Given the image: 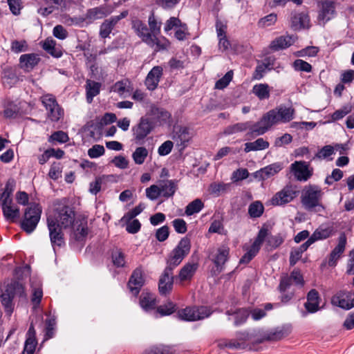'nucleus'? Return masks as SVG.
<instances>
[{
	"mask_svg": "<svg viewBox=\"0 0 354 354\" xmlns=\"http://www.w3.org/2000/svg\"><path fill=\"white\" fill-rule=\"evenodd\" d=\"M292 327L289 324H284L276 327L268 332L264 335V339L268 341H278L281 340L286 337L288 336L291 333Z\"/></svg>",
	"mask_w": 354,
	"mask_h": 354,
	"instance_id": "nucleus-20",
	"label": "nucleus"
},
{
	"mask_svg": "<svg viewBox=\"0 0 354 354\" xmlns=\"http://www.w3.org/2000/svg\"><path fill=\"white\" fill-rule=\"evenodd\" d=\"M336 15L335 3L333 1L325 0L322 1L317 16L319 24L324 26L326 24L333 19Z\"/></svg>",
	"mask_w": 354,
	"mask_h": 354,
	"instance_id": "nucleus-12",
	"label": "nucleus"
},
{
	"mask_svg": "<svg viewBox=\"0 0 354 354\" xmlns=\"http://www.w3.org/2000/svg\"><path fill=\"white\" fill-rule=\"evenodd\" d=\"M346 245V236L345 234H341L338 237L337 245L330 252L328 259V266H335L337 260L340 258L341 255L344 253Z\"/></svg>",
	"mask_w": 354,
	"mask_h": 354,
	"instance_id": "nucleus-19",
	"label": "nucleus"
},
{
	"mask_svg": "<svg viewBox=\"0 0 354 354\" xmlns=\"http://www.w3.org/2000/svg\"><path fill=\"white\" fill-rule=\"evenodd\" d=\"M163 75V68L162 66H156L153 67L148 73L145 84L149 91H154L158 86L160 79Z\"/></svg>",
	"mask_w": 354,
	"mask_h": 354,
	"instance_id": "nucleus-18",
	"label": "nucleus"
},
{
	"mask_svg": "<svg viewBox=\"0 0 354 354\" xmlns=\"http://www.w3.org/2000/svg\"><path fill=\"white\" fill-rule=\"evenodd\" d=\"M105 149L102 145H94L88 150V155L91 158H97L102 156Z\"/></svg>",
	"mask_w": 354,
	"mask_h": 354,
	"instance_id": "nucleus-60",
	"label": "nucleus"
},
{
	"mask_svg": "<svg viewBox=\"0 0 354 354\" xmlns=\"http://www.w3.org/2000/svg\"><path fill=\"white\" fill-rule=\"evenodd\" d=\"M130 82L128 80H122L116 82L111 88V91L122 96L129 93L131 91Z\"/></svg>",
	"mask_w": 354,
	"mask_h": 354,
	"instance_id": "nucleus-41",
	"label": "nucleus"
},
{
	"mask_svg": "<svg viewBox=\"0 0 354 354\" xmlns=\"http://www.w3.org/2000/svg\"><path fill=\"white\" fill-rule=\"evenodd\" d=\"M321 297L318 291L315 289H311L306 295V301L304 303V308L306 313L313 314L321 310L319 304Z\"/></svg>",
	"mask_w": 354,
	"mask_h": 354,
	"instance_id": "nucleus-17",
	"label": "nucleus"
},
{
	"mask_svg": "<svg viewBox=\"0 0 354 354\" xmlns=\"http://www.w3.org/2000/svg\"><path fill=\"white\" fill-rule=\"evenodd\" d=\"M174 147L173 142L167 140L164 142L158 149V153L160 156H167L171 151Z\"/></svg>",
	"mask_w": 354,
	"mask_h": 354,
	"instance_id": "nucleus-63",
	"label": "nucleus"
},
{
	"mask_svg": "<svg viewBox=\"0 0 354 354\" xmlns=\"http://www.w3.org/2000/svg\"><path fill=\"white\" fill-rule=\"evenodd\" d=\"M153 129V124L152 122L147 118H141L139 122L132 128L135 143L140 145L143 144L145 139L151 133Z\"/></svg>",
	"mask_w": 354,
	"mask_h": 354,
	"instance_id": "nucleus-11",
	"label": "nucleus"
},
{
	"mask_svg": "<svg viewBox=\"0 0 354 354\" xmlns=\"http://www.w3.org/2000/svg\"><path fill=\"white\" fill-rule=\"evenodd\" d=\"M160 195L166 198L174 196L177 189V181L174 180H163L158 183Z\"/></svg>",
	"mask_w": 354,
	"mask_h": 354,
	"instance_id": "nucleus-30",
	"label": "nucleus"
},
{
	"mask_svg": "<svg viewBox=\"0 0 354 354\" xmlns=\"http://www.w3.org/2000/svg\"><path fill=\"white\" fill-rule=\"evenodd\" d=\"M335 232V230L333 223H322L313 232L310 236L316 242L332 236Z\"/></svg>",
	"mask_w": 354,
	"mask_h": 354,
	"instance_id": "nucleus-22",
	"label": "nucleus"
},
{
	"mask_svg": "<svg viewBox=\"0 0 354 354\" xmlns=\"http://www.w3.org/2000/svg\"><path fill=\"white\" fill-rule=\"evenodd\" d=\"M310 18L305 12H292L290 17V26L294 30H300L306 28H308Z\"/></svg>",
	"mask_w": 354,
	"mask_h": 354,
	"instance_id": "nucleus-25",
	"label": "nucleus"
},
{
	"mask_svg": "<svg viewBox=\"0 0 354 354\" xmlns=\"http://www.w3.org/2000/svg\"><path fill=\"white\" fill-rule=\"evenodd\" d=\"M232 315L234 316V326H240L247 322L250 315V307L238 308Z\"/></svg>",
	"mask_w": 354,
	"mask_h": 354,
	"instance_id": "nucleus-35",
	"label": "nucleus"
},
{
	"mask_svg": "<svg viewBox=\"0 0 354 354\" xmlns=\"http://www.w3.org/2000/svg\"><path fill=\"white\" fill-rule=\"evenodd\" d=\"M264 211V207L261 202L255 201L252 203L248 207V213L252 218L260 217Z\"/></svg>",
	"mask_w": 354,
	"mask_h": 354,
	"instance_id": "nucleus-46",
	"label": "nucleus"
},
{
	"mask_svg": "<svg viewBox=\"0 0 354 354\" xmlns=\"http://www.w3.org/2000/svg\"><path fill=\"white\" fill-rule=\"evenodd\" d=\"M252 93L260 100H268L270 96V89L268 84H257L252 88Z\"/></svg>",
	"mask_w": 354,
	"mask_h": 354,
	"instance_id": "nucleus-38",
	"label": "nucleus"
},
{
	"mask_svg": "<svg viewBox=\"0 0 354 354\" xmlns=\"http://www.w3.org/2000/svg\"><path fill=\"white\" fill-rule=\"evenodd\" d=\"M142 354H173L171 347L165 345L155 346L145 351Z\"/></svg>",
	"mask_w": 354,
	"mask_h": 354,
	"instance_id": "nucleus-52",
	"label": "nucleus"
},
{
	"mask_svg": "<svg viewBox=\"0 0 354 354\" xmlns=\"http://www.w3.org/2000/svg\"><path fill=\"white\" fill-rule=\"evenodd\" d=\"M215 309L207 306L187 307L178 312L180 319L194 322L209 317Z\"/></svg>",
	"mask_w": 354,
	"mask_h": 354,
	"instance_id": "nucleus-8",
	"label": "nucleus"
},
{
	"mask_svg": "<svg viewBox=\"0 0 354 354\" xmlns=\"http://www.w3.org/2000/svg\"><path fill=\"white\" fill-rule=\"evenodd\" d=\"M199 267L198 260L186 263L180 270L178 278L180 281H191Z\"/></svg>",
	"mask_w": 354,
	"mask_h": 354,
	"instance_id": "nucleus-24",
	"label": "nucleus"
},
{
	"mask_svg": "<svg viewBox=\"0 0 354 354\" xmlns=\"http://www.w3.org/2000/svg\"><path fill=\"white\" fill-rule=\"evenodd\" d=\"M173 286V277H171V271L165 269L164 274L160 277L159 281V291L161 295L167 294L172 288Z\"/></svg>",
	"mask_w": 354,
	"mask_h": 354,
	"instance_id": "nucleus-32",
	"label": "nucleus"
},
{
	"mask_svg": "<svg viewBox=\"0 0 354 354\" xmlns=\"http://www.w3.org/2000/svg\"><path fill=\"white\" fill-rule=\"evenodd\" d=\"M1 76L3 84L9 87H12L18 81L15 67L8 64L1 65Z\"/></svg>",
	"mask_w": 354,
	"mask_h": 354,
	"instance_id": "nucleus-28",
	"label": "nucleus"
},
{
	"mask_svg": "<svg viewBox=\"0 0 354 354\" xmlns=\"http://www.w3.org/2000/svg\"><path fill=\"white\" fill-rule=\"evenodd\" d=\"M37 344V342L36 339L26 338L22 354H33L35 351Z\"/></svg>",
	"mask_w": 354,
	"mask_h": 354,
	"instance_id": "nucleus-64",
	"label": "nucleus"
},
{
	"mask_svg": "<svg viewBox=\"0 0 354 354\" xmlns=\"http://www.w3.org/2000/svg\"><path fill=\"white\" fill-rule=\"evenodd\" d=\"M156 302L153 294L148 292H143L140 298V305L146 311L155 308Z\"/></svg>",
	"mask_w": 354,
	"mask_h": 354,
	"instance_id": "nucleus-36",
	"label": "nucleus"
},
{
	"mask_svg": "<svg viewBox=\"0 0 354 354\" xmlns=\"http://www.w3.org/2000/svg\"><path fill=\"white\" fill-rule=\"evenodd\" d=\"M145 283L142 271L140 268H136L132 273L128 282V287L131 292L137 296Z\"/></svg>",
	"mask_w": 354,
	"mask_h": 354,
	"instance_id": "nucleus-21",
	"label": "nucleus"
},
{
	"mask_svg": "<svg viewBox=\"0 0 354 354\" xmlns=\"http://www.w3.org/2000/svg\"><path fill=\"white\" fill-rule=\"evenodd\" d=\"M269 147V142L263 138H260L254 142H246L244 151L248 153L252 151L263 150Z\"/></svg>",
	"mask_w": 354,
	"mask_h": 354,
	"instance_id": "nucleus-40",
	"label": "nucleus"
},
{
	"mask_svg": "<svg viewBox=\"0 0 354 354\" xmlns=\"http://www.w3.org/2000/svg\"><path fill=\"white\" fill-rule=\"evenodd\" d=\"M148 24L151 32L155 37H158V35L160 33V28L162 23L161 21H158L153 12H151V15L149 16Z\"/></svg>",
	"mask_w": 354,
	"mask_h": 354,
	"instance_id": "nucleus-49",
	"label": "nucleus"
},
{
	"mask_svg": "<svg viewBox=\"0 0 354 354\" xmlns=\"http://www.w3.org/2000/svg\"><path fill=\"white\" fill-rule=\"evenodd\" d=\"M296 38L289 35L278 37L271 41L269 48L273 51L286 49L295 43Z\"/></svg>",
	"mask_w": 354,
	"mask_h": 354,
	"instance_id": "nucleus-27",
	"label": "nucleus"
},
{
	"mask_svg": "<svg viewBox=\"0 0 354 354\" xmlns=\"http://www.w3.org/2000/svg\"><path fill=\"white\" fill-rule=\"evenodd\" d=\"M41 103L47 111V116L52 122H57L64 115V111L58 104L55 97L50 95H44L41 97Z\"/></svg>",
	"mask_w": 354,
	"mask_h": 354,
	"instance_id": "nucleus-9",
	"label": "nucleus"
},
{
	"mask_svg": "<svg viewBox=\"0 0 354 354\" xmlns=\"http://www.w3.org/2000/svg\"><path fill=\"white\" fill-rule=\"evenodd\" d=\"M225 28H226V26L223 24V48L224 50H230L232 53H237L239 46L236 44H232L230 41L227 39Z\"/></svg>",
	"mask_w": 354,
	"mask_h": 354,
	"instance_id": "nucleus-53",
	"label": "nucleus"
},
{
	"mask_svg": "<svg viewBox=\"0 0 354 354\" xmlns=\"http://www.w3.org/2000/svg\"><path fill=\"white\" fill-rule=\"evenodd\" d=\"M283 169V164L279 162H274L255 172V177L265 180L279 173Z\"/></svg>",
	"mask_w": 354,
	"mask_h": 354,
	"instance_id": "nucleus-26",
	"label": "nucleus"
},
{
	"mask_svg": "<svg viewBox=\"0 0 354 354\" xmlns=\"http://www.w3.org/2000/svg\"><path fill=\"white\" fill-rule=\"evenodd\" d=\"M75 212L73 207L66 202L59 201L55 204L53 214L48 216L47 220L53 221L55 223L64 229L71 227L75 222Z\"/></svg>",
	"mask_w": 354,
	"mask_h": 354,
	"instance_id": "nucleus-4",
	"label": "nucleus"
},
{
	"mask_svg": "<svg viewBox=\"0 0 354 354\" xmlns=\"http://www.w3.org/2000/svg\"><path fill=\"white\" fill-rule=\"evenodd\" d=\"M15 182L12 179H10L7 181L4 191L0 196V201H4L5 199L7 201H12V195L15 190Z\"/></svg>",
	"mask_w": 354,
	"mask_h": 354,
	"instance_id": "nucleus-47",
	"label": "nucleus"
},
{
	"mask_svg": "<svg viewBox=\"0 0 354 354\" xmlns=\"http://www.w3.org/2000/svg\"><path fill=\"white\" fill-rule=\"evenodd\" d=\"M41 214V207L37 203H32L26 209L21 227L28 234H31L37 227Z\"/></svg>",
	"mask_w": 354,
	"mask_h": 354,
	"instance_id": "nucleus-7",
	"label": "nucleus"
},
{
	"mask_svg": "<svg viewBox=\"0 0 354 354\" xmlns=\"http://www.w3.org/2000/svg\"><path fill=\"white\" fill-rule=\"evenodd\" d=\"M111 12L106 6H99L89 9L87 12V17L90 19L96 20L106 17Z\"/></svg>",
	"mask_w": 354,
	"mask_h": 354,
	"instance_id": "nucleus-37",
	"label": "nucleus"
},
{
	"mask_svg": "<svg viewBox=\"0 0 354 354\" xmlns=\"http://www.w3.org/2000/svg\"><path fill=\"white\" fill-rule=\"evenodd\" d=\"M319 52V48L316 46H310L302 48L300 50L295 53V55L297 57H315Z\"/></svg>",
	"mask_w": 354,
	"mask_h": 354,
	"instance_id": "nucleus-56",
	"label": "nucleus"
},
{
	"mask_svg": "<svg viewBox=\"0 0 354 354\" xmlns=\"http://www.w3.org/2000/svg\"><path fill=\"white\" fill-rule=\"evenodd\" d=\"M149 155L147 149L145 147H138L132 153V158L136 165H142Z\"/></svg>",
	"mask_w": 354,
	"mask_h": 354,
	"instance_id": "nucleus-44",
	"label": "nucleus"
},
{
	"mask_svg": "<svg viewBox=\"0 0 354 354\" xmlns=\"http://www.w3.org/2000/svg\"><path fill=\"white\" fill-rule=\"evenodd\" d=\"M353 110V106L350 104H347L342 106L339 109L336 110L331 115V119L333 121H337L342 119L348 113H351Z\"/></svg>",
	"mask_w": 354,
	"mask_h": 354,
	"instance_id": "nucleus-51",
	"label": "nucleus"
},
{
	"mask_svg": "<svg viewBox=\"0 0 354 354\" xmlns=\"http://www.w3.org/2000/svg\"><path fill=\"white\" fill-rule=\"evenodd\" d=\"M296 194L291 186H286L272 196L271 203L274 206L283 205L291 202L296 197Z\"/></svg>",
	"mask_w": 354,
	"mask_h": 354,
	"instance_id": "nucleus-15",
	"label": "nucleus"
},
{
	"mask_svg": "<svg viewBox=\"0 0 354 354\" xmlns=\"http://www.w3.org/2000/svg\"><path fill=\"white\" fill-rule=\"evenodd\" d=\"M277 20V15L275 13H270L264 17L261 18L258 21V26L261 28H266L274 25Z\"/></svg>",
	"mask_w": 354,
	"mask_h": 354,
	"instance_id": "nucleus-54",
	"label": "nucleus"
},
{
	"mask_svg": "<svg viewBox=\"0 0 354 354\" xmlns=\"http://www.w3.org/2000/svg\"><path fill=\"white\" fill-rule=\"evenodd\" d=\"M88 230L87 227V223L82 221L80 224L75 226L73 232L71 234L72 239H74L79 242L84 241L87 235Z\"/></svg>",
	"mask_w": 354,
	"mask_h": 354,
	"instance_id": "nucleus-34",
	"label": "nucleus"
},
{
	"mask_svg": "<svg viewBox=\"0 0 354 354\" xmlns=\"http://www.w3.org/2000/svg\"><path fill=\"white\" fill-rule=\"evenodd\" d=\"M145 193L146 196L151 201H155L158 197L161 196L158 184L152 185L149 187H147L145 189Z\"/></svg>",
	"mask_w": 354,
	"mask_h": 354,
	"instance_id": "nucleus-59",
	"label": "nucleus"
},
{
	"mask_svg": "<svg viewBox=\"0 0 354 354\" xmlns=\"http://www.w3.org/2000/svg\"><path fill=\"white\" fill-rule=\"evenodd\" d=\"M112 261L117 267H123L125 264L124 254L118 249L114 250L112 252Z\"/></svg>",
	"mask_w": 354,
	"mask_h": 354,
	"instance_id": "nucleus-55",
	"label": "nucleus"
},
{
	"mask_svg": "<svg viewBox=\"0 0 354 354\" xmlns=\"http://www.w3.org/2000/svg\"><path fill=\"white\" fill-rule=\"evenodd\" d=\"M101 83L97 82L91 80H87L86 82V98L88 103H91L94 97L97 96L101 88Z\"/></svg>",
	"mask_w": 354,
	"mask_h": 354,
	"instance_id": "nucleus-33",
	"label": "nucleus"
},
{
	"mask_svg": "<svg viewBox=\"0 0 354 354\" xmlns=\"http://www.w3.org/2000/svg\"><path fill=\"white\" fill-rule=\"evenodd\" d=\"M175 231L178 234H184L187 232V223L182 218H176L172 221Z\"/></svg>",
	"mask_w": 354,
	"mask_h": 354,
	"instance_id": "nucleus-61",
	"label": "nucleus"
},
{
	"mask_svg": "<svg viewBox=\"0 0 354 354\" xmlns=\"http://www.w3.org/2000/svg\"><path fill=\"white\" fill-rule=\"evenodd\" d=\"M290 169L299 181H306L313 175V170L309 169V164L305 161H295L291 164Z\"/></svg>",
	"mask_w": 354,
	"mask_h": 354,
	"instance_id": "nucleus-14",
	"label": "nucleus"
},
{
	"mask_svg": "<svg viewBox=\"0 0 354 354\" xmlns=\"http://www.w3.org/2000/svg\"><path fill=\"white\" fill-rule=\"evenodd\" d=\"M56 41L53 39H46L42 45V47L45 51L54 57L59 58L62 57V53L61 50L56 48Z\"/></svg>",
	"mask_w": 354,
	"mask_h": 354,
	"instance_id": "nucleus-42",
	"label": "nucleus"
},
{
	"mask_svg": "<svg viewBox=\"0 0 354 354\" xmlns=\"http://www.w3.org/2000/svg\"><path fill=\"white\" fill-rule=\"evenodd\" d=\"M48 228L49 230V236L51 245L55 250L56 247L61 248L65 245L62 227L57 225L53 221L47 220Z\"/></svg>",
	"mask_w": 354,
	"mask_h": 354,
	"instance_id": "nucleus-13",
	"label": "nucleus"
},
{
	"mask_svg": "<svg viewBox=\"0 0 354 354\" xmlns=\"http://www.w3.org/2000/svg\"><path fill=\"white\" fill-rule=\"evenodd\" d=\"M172 138L177 142L178 145L185 148L186 144L191 138L189 129L185 127H176L173 132Z\"/></svg>",
	"mask_w": 354,
	"mask_h": 354,
	"instance_id": "nucleus-29",
	"label": "nucleus"
},
{
	"mask_svg": "<svg viewBox=\"0 0 354 354\" xmlns=\"http://www.w3.org/2000/svg\"><path fill=\"white\" fill-rule=\"evenodd\" d=\"M19 107L17 104L10 102L5 106V109L3 111V115L7 119H14L17 118L19 115Z\"/></svg>",
	"mask_w": 354,
	"mask_h": 354,
	"instance_id": "nucleus-50",
	"label": "nucleus"
},
{
	"mask_svg": "<svg viewBox=\"0 0 354 354\" xmlns=\"http://www.w3.org/2000/svg\"><path fill=\"white\" fill-rule=\"evenodd\" d=\"M210 261L209 265V277L212 278L215 283H218L221 279V248H211L208 254Z\"/></svg>",
	"mask_w": 354,
	"mask_h": 354,
	"instance_id": "nucleus-10",
	"label": "nucleus"
},
{
	"mask_svg": "<svg viewBox=\"0 0 354 354\" xmlns=\"http://www.w3.org/2000/svg\"><path fill=\"white\" fill-rule=\"evenodd\" d=\"M323 192L317 185H310L306 187L301 194V203L306 209L321 212L324 209V205L320 203Z\"/></svg>",
	"mask_w": 354,
	"mask_h": 354,
	"instance_id": "nucleus-5",
	"label": "nucleus"
},
{
	"mask_svg": "<svg viewBox=\"0 0 354 354\" xmlns=\"http://www.w3.org/2000/svg\"><path fill=\"white\" fill-rule=\"evenodd\" d=\"M266 241L268 250H273L279 248L283 243L284 239L280 234H278L270 236Z\"/></svg>",
	"mask_w": 354,
	"mask_h": 354,
	"instance_id": "nucleus-45",
	"label": "nucleus"
},
{
	"mask_svg": "<svg viewBox=\"0 0 354 354\" xmlns=\"http://www.w3.org/2000/svg\"><path fill=\"white\" fill-rule=\"evenodd\" d=\"M40 59L35 53L24 54L19 58L21 68L25 71H29L37 65Z\"/></svg>",
	"mask_w": 354,
	"mask_h": 354,
	"instance_id": "nucleus-31",
	"label": "nucleus"
},
{
	"mask_svg": "<svg viewBox=\"0 0 354 354\" xmlns=\"http://www.w3.org/2000/svg\"><path fill=\"white\" fill-rule=\"evenodd\" d=\"M191 250V241L187 236L182 238L168 256L166 269L171 271L183 261Z\"/></svg>",
	"mask_w": 354,
	"mask_h": 354,
	"instance_id": "nucleus-6",
	"label": "nucleus"
},
{
	"mask_svg": "<svg viewBox=\"0 0 354 354\" xmlns=\"http://www.w3.org/2000/svg\"><path fill=\"white\" fill-rule=\"evenodd\" d=\"M176 310V305L171 301H168L164 305L160 306L157 312L162 316L170 315Z\"/></svg>",
	"mask_w": 354,
	"mask_h": 354,
	"instance_id": "nucleus-57",
	"label": "nucleus"
},
{
	"mask_svg": "<svg viewBox=\"0 0 354 354\" xmlns=\"http://www.w3.org/2000/svg\"><path fill=\"white\" fill-rule=\"evenodd\" d=\"M295 109L292 107L279 106L265 113L261 120L250 127L251 133L261 136L278 123H286L294 118Z\"/></svg>",
	"mask_w": 354,
	"mask_h": 354,
	"instance_id": "nucleus-2",
	"label": "nucleus"
},
{
	"mask_svg": "<svg viewBox=\"0 0 354 354\" xmlns=\"http://www.w3.org/2000/svg\"><path fill=\"white\" fill-rule=\"evenodd\" d=\"M68 140V136L67 133L62 131L54 132L49 138V141H55L59 143H65Z\"/></svg>",
	"mask_w": 354,
	"mask_h": 354,
	"instance_id": "nucleus-62",
	"label": "nucleus"
},
{
	"mask_svg": "<svg viewBox=\"0 0 354 354\" xmlns=\"http://www.w3.org/2000/svg\"><path fill=\"white\" fill-rule=\"evenodd\" d=\"M43 297V291L41 287L34 288L32 289L31 301L33 304V308L36 309L39 305Z\"/></svg>",
	"mask_w": 354,
	"mask_h": 354,
	"instance_id": "nucleus-58",
	"label": "nucleus"
},
{
	"mask_svg": "<svg viewBox=\"0 0 354 354\" xmlns=\"http://www.w3.org/2000/svg\"><path fill=\"white\" fill-rule=\"evenodd\" d=\"M332 303L345 310L354 307V295L351 292L339 291L332 298Z\"/></svg>",
	"mask_w": 354,
	"mask_h": 354,
	"instance_id": "nucleus-16",
	"label": "nucleus"
},
{
	"mask_svg": "<svg viewBox=\"0 0 354 354\" xmlns=\"http://www.w3.org/2000/svg\"><path fill=\"white\" fill-rule=\"evenodd\" d=\"M204 207V203L200 198H196L189 203L185 207V213L189 216L200 212Z\"/></svg>",
	"mask_w": 354,
	"mask_h": 354,
	"instance_id": "nucleus-43",
	"label": "nucleus"
},
{
	"mask_svg": "<svg viewBox=\"0 0 354 354\" xmlns=\"http://www.w3.org/2000/svg\"><path fill=\"white\" fill-rule=\"evenodd\" d=\"M3 214L6 221L13 222L20 216L19 208L13 203L12 201H0Z\"/></svg>",
	"mask_w": 354,
	"mask_h": 354,
	"instance_id": "nucleus-23",
	"label": "nucleus"
},
{
	"mask_svg": "<svg viewBox=\"0 0 354 354\" xmlns=\"http://www.w3.org/2000/svg\"><path fill=\"white\" fill-rule=\"evenodd\" d=\"M30 275V268L29 266L17 268L15 270V277L17 279H12L8 283L5 290H1L0 295L1 303L4 311L8 316H11L14 310L15 297L24 299L26 297L24 285L20 281L29 277Z\"/></svg>",
	"mask_w": 354,
	"mask_h": 354,
	"instance_id": "nucleus-1",
	"label": "nucleus"
},
{
	"mask_svg": "<svg viewBox=\"0 0 354 354\" xmlns=\"http://www.w3.org/2000/svg\"><path fill=\"white\" fill-rule=\"evenodd\" d=\"M137 35L142 39V41L155 51H160L167 49L169 42L165 37H155L150 31L147 26L142 21L136 20L133 24Z\"/></svg>",
	"mask_w": 354,
	"mask_h": 354,
	"instance_id": "nucleus-3",
	"label": "nucleus"
},
{
	"mask_svg": "<svg viewBox=\"0 0 354 354\" xmlns=\"http://www.w3.org/2000/svg\"><path fill=\"white\" fill-rule=\"evenodd\" d=\"M292 67L298 72L310 73L313 71L312 65L301 59H295L292 64Z\"/></svg>",
	"mask_w": 354,
	"mask_h": 354,
	"instance_id": "nucleus-48",
	"label": "nucleus"
},
{
	"mask_svg": "<svg viewBox=\"0 0 354 354\" xmlns=\"http://www.w3.org/2000/svg\"><path fill=\"white\" fill-rule=\"evenodd\" d=\"M151 115L160 124L169 122L171 114L162 108L153 107L151 109Z\"/></svg>",
	"mask_w": 354,
	"mask_h": 354,
	"instance_id": "nucleus-39",
	"label": "nucleus"
}]
</instances>
